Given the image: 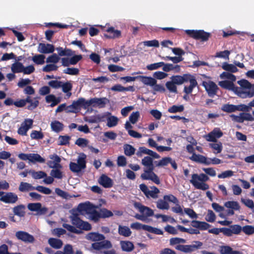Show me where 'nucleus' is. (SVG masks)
Wrapping results in <instances>:
<instances>
[{
	"mask_svg": "<svg viewBox=\"0 0 254 254\" xmlns=\"http://www.w3.org/2000/svg\"><path fill=\"white\" fill-rule=\"evenodd\" d=\"M171 81L166 83V86L170 92L177 93L176 85H182L183 83H190L189 86H185L184 92L187 94L191 93L193 89L197 86V82L195 76L190 73H185L182 75H176L171 77Z\"/></svg>",
	"mask_w": 254,
	"mask_h": 254,
	"instance_id": "nucleus-1",
	"label": "nucleus"
},
{
	"mask_svg": "<svg viewBox=\"0 0 254 254\" xmlns=\"http://www.w3.org/2000/svg\"><path fill=\"white\" fill-rule=\"evenodd\" d=\"M69 219L73 226L66 223L63 224V227L69 232L80 234L82 233L81 230L90 231L92 229L91 224L81 220L77 213H73L70 216Z\"/></svg>",
	"mask_w": 254,
	"mask_h": 254,
	"instance_id": "nucleus-2",
	"label": "nucleus"
},
{
	"mask_svg": "<svg viewBox=\"0 0 254 254\" xmlns=\"http://www.w3.org/2000/svg\"><path fill=\"white\" fill-rule=\"evenodd\" d=\"M142 164L146 167L144 173L141 174L140 177L143 180H151L156 185L160 184L158 176L153 172L154 166L153 164V159L149 156L144 157L141 160Z\"/></svg>",
	"mask_w": 254,
	"mask_h": 254,
	"instance_id": "nucleus-3",
	"label": "nucleus"
},
{
	"mask_svg": "<svg viewBox=\"0 0 254 254\" xmlns=\"http://www.w3.org/2000/svg\"><path fill=\"white\" fill-rule=\"evenodd\" d=\"M86 239L95 242L92 244L91 247L95 250H100L103 249H110L112 247V245L109 240H104L105 237L104 235L97 232H91L86 236Z\"/></svg>",
	"mask_w": 254,
	"mask_h": 254,
	"instance_id": "nucleus-4",
	"label": "nucleus"
},
{
	"mask_svg": "<svg viewBox=\"0 0 254 254\" xmlns=\"http://www.w3.org/2000/svg\"><path fill=\"white\" fill-rule=\"evenodd\" d=\"M241 86L238 87L236 94L241 98H252L254 96V84L251 83L248 80L243 79L237 81Z\"/></svg>",
	"mask_w": 254,
	"mask_h": 254,
	"instance_id": "nucleus-5",
	"label": "nucleus"
},
{
	"mask_svg": "<svg viewBox=\"0 0 254 254\" xmlns=\"http://www.w3.org/2000/svg\"><path fill=\"white\" fill-rule=\"evenodd\" d=\"M209 179V177L205 174L201 173L199 175L193 174L191 175L190 183L195 189L206 190L209 188V185L205 183Z\"/></svg>",
	"mask_w": 254,
	"mask_h": 254,
	"instance_id": "nucleus-6",
	"label": "nucleus"
},
{
	"mask_svg": "<svg viewBox=\"0 0 254 254\" xmlns=\"http://www.w3.org/2000/svg\"><path fill=\"white\" fill-rule=\"evenodd\" d=\"M87 156L84 153H81L78 156L77 162H70L69 164V169L72 172L78 173L82 170L84 169L86 167V159Z\"/></svg>",
	"mask_w": 254,
	"mask_h": 254,
	"instance_id": "nucleus-7",
	"label": "nucleus"
},
{
	"mask_svg": "<svg viewBox=\"0 0 254 254\" xmlns=\"http://www.w3.org/2000/svg\"><path fill=\"white\" fill-rule=\"evenodd\" d=\"M185 32L190 37L202 42L207 41L211 36L210 33L203 30H186Z\"/></svg>",
	"mask_w": 254,
	"mask_h": 254,
	"instance_id": "nucleus-8",
	"label": "nucleus"
},
{
	"mask_svg": "<svg viewBox=\"0 0 254 254\" xmlns=\"http://www.w3.org/2000/svg\"><path fill=\"white\" fill-rule=\"evenodd\" d=\"M192 245H178L175 249L185 253H190L200 249L203 245V243L198 241H194Z\"/></svg>",
	"mask_w": 254,
	"mask_h": 254,
	"instance_id": "nucleus-9",
	"label": "nucleus"
},
{
	"mask_svg": "<svg viewBox=\"0 0 254 254\" xmlns=\"http://www.w3.org/2000/svg\"><path fill=\"white\" fill-rule=\"evenodd\" d=\"M139 187L147 198L156 199L158 197L160 190L156 187L154 186L150 187V188L151 190H149L148 187L145 184H141L139 185Z\"/></svg>",
	"mask_w": 254,
	"mask_h": 254,
	"instance_id": "nucleus-10",
	"label": "nucleus"
},
{
	"mask_svg": "<svg viewBox=\"0 0 254 254\" xmlns=\"http://www.w3.org/2000/svg\"><path fill=\"white\" fill-rule=\"evenodd\" d=\"M201 85L204 87L208 96L210 97H214L216 95L219 89L216 84L211 80L203 81Z\"/></svg>",
	"mask_w": 254,
	"mask_h": 254,
	"instance_id": "nucleus-11",
	"label": "nucleus"
},
{
	"mask_svg": "<svg viewBox=\"0 0 254 254\" xmlns=\"http://www.w3.org/2000/svg\"><path fill=\"white\" fill-rule=\"evenodd\" d=\"M18 199L16 194L12 192H4L2 196L0 197V201L5 203L13 204L17 201Z\"/></svg>",
	"mask_w": 254,
	"mask_h": 254,
	"instance_id": "nucleus-12",
	"label": "nucleus"
},
{
	"mask_svg": "<svg viewBox=\"0 0 254 254\" xmlns=\"http://www.w3.org/2000/svg\"><path fill=\"white\" fill-rule=\"evenodd\" d=\"M15 236L18 240L26 243H32L35 240L32 235L24 231H19L17 232Z\"/></svg>",
	"mask_w": 254,
	"mask_h": 254,
	"instance_id": "nucleus-13",
	"label": "nucleus"
},
{
	"mask_svg": "<svg viewBox=\"0 0 254 254\" xmlns=\"http://www.w3.org/2000/svg\"><path fill=\"white\" fill-rule=\"evenodd\" d=\"M142 154H148L156 159H158L160 157V155L156 152H154L144 146L139 147L138 151L136 153L138 157H141Z\"/></svg>",
	"mask_w": 254,
	"mask_h": 254,
	"instance_id": "nucleus-14",
	"label": "nucleus"
},
{
	"mask_svg": "<svg viewBox=\"0 0 254 254\" xmlns=\"http://www.w3.org/2000/svg\"><path fill=\"white\" fill-rule=\"evenodd\" d=\"M98 183L105 188H111L114 185L113 180L105 174H102L100 176Z\"/></svg>",
	"mask_w": 254,
	"mask_h": 254,
	"instance_id": "nucleus-15",
	"label": "nucleus"
},
{
	"mask_svg": "<svg viewBox=\"0 0 254 254\" xmlns=\"http://www.w3.org/2000/svg\"><path fill=\"white\" fill-rule=\"evenodd\" d=\"M82 108L81 97L73 101L72 104L66 107V112L77 113Z\"/></svg>",
	"mask_w": 254,
	"mask_h": 254,
	"instance_id": "nucleus-16",
	"label": "nucleus"
},
{
	"mask_svg": "<svg viewBox=\"0 0 254 254\" xmlns=\"http://www.w3.org/2000/svg\"><path fill=\"white\" fill-rule=\"evenodd\" d=\"M55 51L54 46L52 44L40 43L38 47V51L42 54L53 53Z\"/></svg>",
	"mask_w": 254,
	"mask_h": 254,
	"instance_id": "nucleus-17",
	"label": "nucleus"
},
{
	"mask_svg": "<svg viewBox=\"0 0 254 254\" xmlns=\"http://www.w3.org/2000/svg\"><path fill=\"white\" fill-rule=\"evenodd\" d=\"M93 107H98L99 108H103L105 107L106 104L109 103L110 101L106 97L103 98H93Z\"/></svg>",
	"mask_w": 254,
	"mask_h": 254,
	"instance_id": "nucleus-18",
	"label": "nucleus"
},
{
	"mask_svg": "<svg viewBox=\"0 0 254 254\" xmlns=\"http://www.w3.org/2000/svg\"><path fill=\"white\" fill-rule=\"evenodd\" d=\"M107 33L104 34V37L109 39L119 38L121 36V32L118 30H115L114 27H111L106 30Z\"/></svg>",
	"mask_w": 254,
	"mask_h": 254,
	"instance_id": "nucleus-19",
	"label": "nucleus"
},
{
	"mask_svg": "<svg viewBox=\"0 0 254 254\" xmlns=\"http://www.w3.org/2000/svg\"><path fill=\"white\" fill-rule=\"evenodd\" d=\"M26 98L29 99V101L26 102V103H29V104L27 106V109L30 111H33L35 109L39 104V99H40L39 97H34L33 99L30 96H27Z\"/></svg>",
	"mask_w": 254,
	"mask_h": 254,
	"instance_id": "nucleus-20",
	"label": "nucleus"
},
{
	"mask_svg": "<svg viewBox=\"0 0 254 254\" xmlns=\"http://www.w3.org/2000/svg\"><path fill=\"white\" fill-rule=\"evenodd\" d=\"M219 85L224 89L232 90L236 93L238 87L236 86L231 80H224L220 81L219 82Z\"/></svg>",
	"mask_w": 254,
	"mask_h": 254,
	"instance_id": "nucleus-21",
	"label": "nucleus"
},
{
	"mask_svg": "<svg viewBox=\"0 0 254 254\" xmlns=\"http://www.w3.org/2000/svg\"><path fill=\"white\" fill-rule=\"evenodd\" d=\"M138 79L144 84L150 86H153L157 83L156 80L150 76L138 75Z\"/></svg>",
	"mask_w": 254,
	"mask_h": 254,
	"instance_id": "nucleus-22",
	"label": "nucleus"
},
{
	"mask_svg": "<svg viewBox=\"0 0 254 254\" xmlns=\"http://www.w3.org/2000/svg\"><path fill=\"white\" fill-rule=\"evenodd\" d=\"M46 102L47 103H51L50 105V107H53L59 103H60L61 101V99L60 97H56L53 94H50L46 96L45 98Z\"/></svg>",
	"mask_w": 254,
	"mask_h": 254,
	"instance_id": "nucleus-23",
	"label": "nucleus"
},
{
	"mask_svg": "<svg viewBox=\"0 0 254 254\" xmlns=\"http://www.w3.org/2000/svg\"><path fill=\"white\" fill-rule=\"evenodd\" d=\"M120 245L122 251L124 252H130L134 248L133 244L129 241H121Z\"/></svg>",
	"mask_w": 254,
	"mask_h": 254,
	"instance_id": "nucleus-24",
	"label": "nucleus"
},
{
	"mask_svg": "<svg viewBox=\"0 0 254 254\" xmlns=\"http://www.w3.org/2000/svg\"><path fill=\"white\" fill-rule=\"evenodd\" d=\"M28 160L33 163L36 162L43 163L45 162V159L42 158L39 154L35 153H29V154Z\"/></svg>",
	"mask_w": 254,
	"mask_h": 254,
	"instance_id": "nucleus-25",
	"label": "nucleus"
},
{
	"mask_svg": "<svg viewBox=\"0 0 254 254\" xmlns=\"http://www.w3.org/2000/svg\"><path fill=\"white\" fill-rule=\"evenodd\" d=\"M49 245L53 248L59 249L62 248L63 243L61 240L56 238H50L48 240Z\"/></svg>",
	"mask_w": 254,
	"mask_h": 254,
	"instance_id": "nucleus-26",
	"label": "nucleus"
},
{
	"mask_svg": "<svg viewBox=\"0 0 254 254\" xmlns=\"http://www.w3.org/2000/svg\"><path fill=\"white\" fill-rule=\"evenodd\" d=\"M61 87L62 88V91L64 93H66L67 98L70 97L71 95V93L70 91L72 88V84L69 81L64 83L62 82Z\"/></svg>",
	"mask_w": 254,
	"mask_h": 254,
	"instance_id": "nucleus-27",
	"label": "nucleus"
},
{
	"mask_svg": "<svg viewBox=\"0 0 254 254\" xmlns=\"http://www.w3.org/2000/svg\"><path fill=\"white\" fill-rule=\"evenodd\" d=\"M29 210L32 211H40L43 212L46 211L45 208H42V205L40 203H29L28 206Z\"/></svg>",
	"mask_w": 254,
	"mask_h": 254,
	"instance_id": "nucleus-28",
	"label": "nucleus"
},
{
	"mask_svg": "<svg viewBox=\"0 0 254 254\" xmlns=\"http://www.w3.org/2000/svg\"><path fill=\"white\" fill-rule=\"evenodd\" d=\"M139 210L140 213L146 216V218L147 217L152 216L154 215V212L152 209L144 205H141L139 207Z\"/></svg>",
	"mask_w": 254,
	"mask_h": 254,
	"instance_id": "nucleus-29",
	"label": "nucleus"
},
{
	"mask_svg": "<svg viewBox=\"0 0 254 254\" xmlns=\"http://www.w3.org/2000/svg\"><path fill=\"white\" fill-rule=\"evenodd\" d=\"M118 233L120 235L126 237L130 236L131 234V231L128 227L122 225L119 226Z\"/></svg>",
	"mask_w": 254,
	"mask_h": 254,
	"instance_id": "nucleus-30",
	"label": "nucleus"
},
{
	"mask_svg": "<svg viewBox=\"0 0 254 254\" xmlns=\"http://www.w3.org/2000/svg\"><path fill=\"white\" fill-rule=\"evenodd\" d=\"M18 190L21 192H26L29 190H35V187L32 186L28 183L21 182L19 185Z\"/></svg>",
	"mask_w": 254,
	"mask_h": 254,
	"instance_id": "nucleus-31",
	"label": "nucleus"
},
{
	"mask_svg": "<svg viewBox=\"0 0 254 254\" xmlns=\"http://www.w3.org/2000/svg\"><path fill=\"white\" fill-rule=\"evenodd\" d=\"M24 66L21 63L16 62L11 65V69L13 73L23 72Z\"/></svg>",
	"mask_w": 254,
	"mask_h": 254,
	"instance_id": "nucleus-32",
	"label": "nucleus"
},
{
	"mask_svg": "<svg viewBox=\"0 0 254 254\" xmlns=\"http://www.w3.org/2000/svg\"><path fill=\"white\" fill-rule=\"evenodd\" d=\"M222 68L224 70L231 73H235L238 71V69L235 65L226 62L223 63Z\"/></svg>",
	"mask_w": 254,
	"mask_h": 254,
	"instance_id": "nucleus-33",
	"label": "nucleus"
},
{
	"mask_svg": "<svg viewBox=\"0 0 254 254\" xmlns=\"http://www.w3.org/2000/svg\"><path fill=\"white\" fill-rule=\"evenodd\" d=\"M190 159L191 161L201 164H204V163H206V157L202 155L196 154V153H193L192 156L190 157Z\"/></svg>",
	"mask_w": 254,
	"mask_h": 254,
	"instance_id": "nucleus-34",
	"label": "nucleus"
},
{
	"mask_svg": "<svg viewBox=\"0 0 254 254\" xmlns=\"http://www.w3.org/2000/svg\"><path fill=\"white\" fill-rule=\"evenodd\" d=\"M59 56H71L73 55V52L70 49H64L62 47H59L56 48Z\"/></svg>",
	"mask_w": 254,
	"mask_h": 254,
	"instance_id": "nucleus-35",
	"label": "nucleus"
},
{
	"mask_svg": "<svg viewBox=\"0 0 254 254\" xmlns=\"http://www.w3.org/2000/svg\"><path fill=\"white\" fill-rule=\"evenodd\" d=\"M124 153L126 156H131L135 153V148L132 145L126 144L124 145Z\"/></svg>",
	"mask_w": 254,
	"mask_h": 254,
	"instance_id": "nucleus-36",
	"label": "nucleus"
},
{
	"mask_svg": "<svg viewBox=\"0 0 254 254\" xmlns=\"http://www.w3.org/2000/svg\"><path fill=\"white\" fill-rule=\"evenodd\" d=\"M24 208L25 207L23 205H19L15 206L13 208V212L15 215L22 217L24 216L25 214V212L24 211Z\"/></svg>",
	"mask_w": 254,
	"mask_h": 254,
	"instance_id": "nucleus-37",
	"label": "nucleus"
},
{
	"mask_svg": "<svg viewBox=\"0 0 254 254\" xmlns=\"http://www.w3.org/2000/svg\"><path fill=\"white\" fill-rule=\"evenodd\" d=\"M51 126L52 129L57 132H59L62 130L64 127L63 124L58 121L52 122Z\"/></svg>",
	"mask_w": 254,
	"mask_h": 254,
	"instance_id": "nucleus-38",
	"label": "nucleus"
},
{
	"mask_svg": "<svg viewBox=\"0 0 254 254\" xmlns=\"http://www.w3.org/2000/svg\"><path fill=\"white\" fill-rule=\"evenodd\" d=\"M237 109L236 105L229 104H224L221 107V110L227 113L234 112Z\"/></svg>",
	"mask_w": 254,
	"mask_h": 254,
	"instance_id": "nucleus-39",
	"label": "nucleus"
},
{
	"mask_svg": "<svg viewBox=\"0 0 254 254\" xmlns=\"http://www.w3.org/2000/svg\"><path fill=\"white\" fill-rule=\"evenodd\" d=\"M224 205L227 208H231L233 210H238L240 209V206L237 201H228L225 203Z\"/></svg>",
	"mask_w": 254,
	"mask_h": 254,
	"instance_id": "nucleus-40",
	"label": "nucleus"
},
{
	"mask_svg": "<svg viewBox=\"0 0 254 254\" xmlns=\"http://www.w3.org/2000/svg\"><path fill=\"white\" fill-rule=\"evenodd\" d=\"M29 173L31 174L32 177L35 179H40L47 176V174L43 171L36 172L34 170H30Z\"/></svg>",
	"mask_w": 254,
	"mask_h": 254,
	"instance_id": "nucleus-41",
	"label": "nucleus"
},
{
	"mask_svg": "<svg viewBox=\"0 0 254 254\" xmlns=\"http://www.w3.org/2000/svg\"><path fill=\"white\" fill-rule=\"evenodd\" d=\"M50 158L54 160L55 162L54 168L59 169L62 168V166L60 164V162L61 161V159L58 155L56 154L51 155L50 156Z\"/></svg>",
	"mask_w": 254,
	"mask_h": 254,
	"instance_id": "nucleus-42",
	"label": "nucleus"
},
{
	"mask_svg": "<svg viewBox=\"0 0 254 254\" xmlns=\"http://www.w3.org/2000/svg\"><path fill=\"white\" fill-rule=\"evenodd\" d=\"M45 59L44 55H35L32 57V61L37 64H43L45 63Z\"/></svg>",
	"mask_w": 254,
	"mask_h": 254,
	"instance_id": "nucleus-43",
	"label": "nucleus"
},
{
	"mask_svg": "<svg viewBox=\"0 0 254 254\" xmlns=\"http://www.w3.org/2000/svg\"><path fill=\"white\" fill-rule=\"evenodd\" d=\"M156 206L157 207L160 209L168 210L169 208V203L164 199H159L157 202Z\"/></svg>",
	"mask_w": 254,
	"mask_h": 254,
	"instance_id": "nucleus-44",
	"label": "nucleus"
},
{
	"mask_svg": "<svg viewBox=\"0 0 254 254\" xmlns=\"http://www.w3.org/2000/svg\"><path fill=\"white\" fill-rule=\"evenodd\" d=\"M209 146L211 148L214 150L213 153L215 154L220 153L223 149L222 143L220 142L218 143H210Z\"/></svg>",
	"mask_w": 254,
	"mask_h": 254,
	"instance_id": "nucleus-45",
	"label": "nucleus"
},
{
	"mask_svg": "<svg viewBox=\"0 0 254 254\" xmlns=\"http://www.w3.org/2000/svg\"><path fill=\"white\" fill-rule=\"evenodd\" d=\"M220 77L221 79H228L232 81H235L236 79V76L230 72H223L220 75Z\"/></svg>",
	"mask_w": 254,
	"mask_h": 254,
	"instance_id": "nucleus-46",
	"label": "nucleus"
},
{
	"mask_svg": "<svg viewBox=\"0 0 254 254\" xmlns=\"http://www.w3.org/2000/svg\"><path fill=\"white\" fill-rule=\"evenodd\" d=\"M30 137L33 139H42L44 138V134L41 131L34 130L32 131Z\"/></svg>",
	"mask_w": 254,
	"mask_h": 254,
	"instance_id": "nucleus-47",
	"label": "nucleus"
},
{
	"mask_svg": "<svg viewBox=\"0 0 254 254\" xmlns=\"http://www.w3.org/2000/svg\"><path fill=\"white\" fill-rule=\"evenodd\" d=\"M184 110V107L183 105L179 106L173 105L168 109V112L171 113L182 112Z\"/></svg>",
	"mask_w": 254,
	"mask_h": 254,
	"instance_id": "nucleus-48",
	"label": "nucleus"
},
{
	"mask_svg": "<svg viewBox=\"0 0 254 254\" xmlns=\"http://www.w3.org/2000/svg\"><path fill=\"white\" fill-rule=\"evenodd\" d=\"M148 225L142 224L139 222H135L131 224L130 227L132 229H135L137 230H144L146 231Z\"/></svg>",
	"mask_w": 254,
	"mask_h": 254,
	"instance_id": "nucleus-49",
	"label": "nucleus"
},
{
	"mask_svg": "<svg viewBox=\"0 0 254 254\" xmlns=\"http://www.w3.org/2000/svg\"><path fill=\"white\" fill-rule=\"evenodd\" d=\"M140 114L138 111L132 112L129 117V122L132 124H135L138 120Z\"/></svg>",
	"mask_w": 254,
	"mask_h": 254,
	"instance_id": "nucleus-50",
	"label": "nucleus"
},
{
	"mask_svg": "<svg viewBox=\"0 0 254 254\" xmlns=\"http://www.w3.org/2000/svg\"><path fill=\"white\" fill-rule=\"evenodd\" d=\"M101 218H106L113 216V212L106 208H102L100 209Z\"/></svg>",
	"mask_w": 254,
	"mask_h": 254,
	"instance_id": "nucleus-51",
	"label": "nucleus"
},
{
	"mask_svg": "<svg viewBox=\"0 0 254 254\" xmlns=\"http://www.w3.org/2000/svg\"><path fill=\"white\" fill-rule=\"evenodd\" d=\"M79 72V69L74 67H67L63 70L64 73L72 75H77Z\"/></svg>",
	"mask_w": 254,
	"mask_h": 254,
	"instance_id": "nucleus-52",
	"label": "nucleus"
},
{
	"mask_svg": "<svg viewBox=\"0 0 254 254\" xmlns=\"http://www.w3.org/2000/svg\"><path fill=\"white\" fill-rule=\"evenodd\" d=\"M186 242V240L185 239H183V238H178V237L172 238L170 239V245H172V246L177 245V244L180 245V244H184Z\"/></svg>",
	"mask_w": 254,
	"mask_h": 254,
	"instance_id": "nucleus-53",
	"label": "nucleus"
},
{
	"mask_svg": "<svg viewBox=\"0 0 254 254\" xmlns=\"http://www.w3.org/2000/svg\"><path fill=\"white\" fill-rule=\"evenodd\" d=\"M162 59H164V60H170L172 61L174 64H177L178 63H180V62L183 61L184 60V58L182 56L174 57L166 56L165 57H162Z\"/></svg>",
	"mask_w": 254,
	"mask_h": 254,
	"instance_id": "nucleus-54",
	"label": "nucleus"
},
{
	"mask_svg": "<svg viewBox=\"0 0 254 254\" xmlns=\"http://www.w3.org/2000/svg\"><path fill=\"white\" fill-rule=\"evenodd\" d=\"M60 60V58L56 54H53V55L48 57L46 60V63L56 64L59 62Z\"/></svg>",
	"mask_w": 254,
	"mask_h": 254,
	"instance_id": "nucleus-55",
	"label": "nucleus"
},
{
	"mask_svg": "<svg viewBox=\"0 0 254 254\" xmlns=\"http://www.w3.org/2000/svg\"><path fill=\"white\" fill-rule=\"evenodd\" d=\"M35 190H37V191L42 192L45 194H50L52 192V190L49 188L42 186H38L36 187H35Z\"/></svg>",
	"mask_w": 254,
	"mask_h": 254,
	"instance_id": "nucleus-56",
	"label": "nucleus"
},
{
	"mask_svg": "<svg viewBox=\"0 0 254 254\" xmlns=\"http://www.w3.org/2000/svg\"><path fill=\"white\" fill-rule=\"evenodd\" d=\"M82 108L84 109H88L90 106H93V100L91 98L89 100H86L85 98L81 97Z\"/></svg>",
	"mask_w": 254,
	"mask_h": 254,
	"instance_id": "nucleus-57",
	"label": "nucleus"
},
{
	"mask_svg": "<svg viewBox=\"0 0 254 254\" xmlns=\"http://www.w3.org/2000/svg\"><path fill=\"white\" fill-rule=\"evenodd\" d=\"M118 122V119L115 116H111L108 119L107 126L108 127H113L116 126Z\"/></svg>",
	"mask_w": 254,
	"mask_h": 254,
	"instance_id": "nucleus-58",
	"label": "nucleus"
},
{
	"mask_svg": "<svg viewBox=\"0 0 254 254\" xmlns=\"http://www.w3.org/2000/svg\"><path fill=\"white\" fill-rule=\"evenodd\" d=\"M89 216L92 220H93L94 222H97L101 218L100 212H98L95 209L90 213Z\"/></svg>",
	"mask_w": 254,
	"mask_h": 254,
	"instance_id": "nucleus-59",
	"label": "nucleus"
},
{
	"mask_svg": "<svg viewBox=\"0 0 254 254\" xmlns=\"http://www.w3.org/2000/svg\"><path fill=\"white\" fill-rule=\"evenodd\" d=\"M70 139V136L67 135H60L59 137L60 143L59 145H66L69 144V141Z\"/></svg>",
	"mask_w": 254,
	"mask_h": 254,
	"instance_id": "nucleus-60",
	"label": "nucleus"
},
{
	"mask_svg": "<svg viewBox=\"0 0 254 254\" xmlns=\"http://www.w3.org/2000/svg\"><path fill=\"white\" fill-rule=\"evenodd\" d=\"M58 68V66L55 64H48L43 68V71L48 72L52 71H56Z\"/></svg>",
	"mask_w": 254,
	"mask_h": 254,
	"instance_id": "nucleus-61",
	"label": "nucleus"
},
{
	"mask_svg": "<svg viewBox=\"0 0 254 254\" xmlns=\"http://www.w3.org/2000/svg\"><path fill=\"white\" fill-rule=\"evenodd\" d=\"M163 199L167 201L171 202L174 204H177L179 201L177 198L173 194L165 195L163 196Z\"/></svg>",
	"mask_w": 254,
	"mask_h": 254,
	"instance_id": "nucleus-62",
	"label": "nucleus"
},
{
	"mask_svg": "<svg viewBox=\"0 0 254 254\" xmlns=\"http://www.w3.org/2000/svg\"><path fill=\"white\" fill-rule=\"evenodd\" d=\"M31 82V80L29 78H21L18 82L17 85L19 88H23L28 86V85L30 84Z\"/></svg>",
	"mask_w": 254,
	"mask_h": 254,
	"instance_id": "nucleus-63",
	"label": "nucleus"
},
{
	"mask_svg": "<svg viewBox=\"0 0 254 254\" xmlns=\"http://www.w3.org/2000/svg\"><path fill=\"white\" fill-rule=\"evenodd\" d=\"M242 231L246 235H250L254 234V227L251 225H246L242 228Z\"/></svg>",
	"mask_w": 254,
	"mask_h": 254,
	"instance_id": "nucleus-64",
	"label": "nucleus"
}]
</instances>
